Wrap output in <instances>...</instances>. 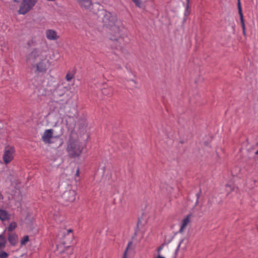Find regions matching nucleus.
I'll use <instances>...</instances> for the list:
<instances>
[{"label": "nucleus", "instance_id": "nucleus-29", "mask_svg": "<svg viewBox=\"0 0 258 258\" xmlns=\"http://www.w3.org/2000/svg\"><path fill=\"white\" fill-rule=\"evenodd\" d=\"M183 241H184V240L183 239L180 241V242L178 245V246L175 250L176 253L177 252L178 250H179V249L180 247L181 246V245L182 243L183 242Z\"/></svg>", "mask_w": 258, "mask_h": 258}, {"label": "nucleus", "instance_id": "nucleus-28", "mask_svg": "<svg viewBox=\"0 0 258 258\" xmlns=\"http://www.w3.org/2000/svg\"><path fill=\"white\" fill-rule=\"evenodd\" d=\"M233 189H234V187L232 185H227L226 186V190L227 191H232L233 190Z\"/></svg>", "mask_w": 258, "mask_h": 258}, {"label": "nucleus", "instance_id": "nucleus-17", "mask_svg": "<svg viewBox=\"0 0 258 258\" xmlns=\"http://www.w3.org/2000/svg\"><path fill=\"white\" fill-rule=\"evenodd\" d=\"M133 243L132 242H130L128 243L127 246L124 252L122 258H127V251L131 248L132 246Z\"/></svg>", "mask_w": 258, "mask_h": 258}, {"label": "nucleus", "instance_id": "nucleus-4", "mask_svg": "<svg viewBox=\"0 0 258 258\" xmlns=\"http://www.w3.org/2000/svg\"><path fill=\"white\" fill-rule=\"evenodd\" d=\"M83 146L78 141L72 142L70 143L68 147V152L72 158L79 157L82 153Z\"/></svg>", "mask_w": 258, "mask_h": 258}, {"label": "nucleus", "instance_id": "nucleus-32", "mask_svg": "<svg viewBox=\"0 0 258 258\" xmlns=\"http://www.w3.org/2000/svg\"><path fill=\"white\" fill-rule=\"evenodd\" d=\"M118 68H119V69H121V67L120 66H119V67H118Z\"/></svg>", "mask_w": 258, "mask_h": 258}, {"label": "nucleus", "instance_id": "nucleus-12", "mask_svg": "<svg viewBox=\"0 0 258 258\" xmlns=\"http://www.w3.org/2000/svg\"><path fill=\"white\" fill-rule=\"evenodd\" d=\"M62 246H58V251L61 254V258H69V254L72 253V248L68 247L65 250H61Z\"/></svg>", "mask_w": 258, "mask_h": 258}, {"label": "nucleus", "instance_id": "nucleus-22", "mask_svg": "<svg viewBox=\"0 0 258 258\" xmlns=\"http://www.w3.org/2000/svg\"><path fill=\"white\" fill-rule=\"evenodd\" d=\"M29 240V236L28 235L25 236L22 239L21 241V243L22 245L25 244Z\"/></svg>", "mask_w": 258, "mask_h": 258}, {"label": "nucleus", "instance_id": "nucleus-3", "mask_svg": "<svg viewBox=\"0 0 258 258\" xmlns=\"http://www.w3.org/2000/svg\"><path fill=\"white\" fill-rule=\"evenodd\" d=\"M39 0H22L18 13L24 15L33 9Z\"/></svg>", "mask_w": 258, "mask_h": 258}, {"label": "nucleus", "instance_id": "nucleus-8", "mask_svg": "<svg viewBox=\"0 0 258 258\" xmlns=\"http://www.w3.org/2000/svg\"><path fill=\"white\" fill-rule=\"evenodd\" d=\"M77 2L79 4L80 6L83 9L95 13L96 11L93 10V8L96 6H98V4L93 5L91 0H77Z\"/></svg>", "mask_w": 258, "mask_h": 258}, {"label": "nucleus", "instance_id": "nucleus-25", "mask_svg": "<svg viewBox=\"0 0 258 258\" xmlns=\"http://www.w3.org/2000/svg\"><path fill=\"white\" fill-rule=\"evenodd\" d=\"M135 5L139 8L142 7V2L141 0H132Z\"/></svg>", "mask_w": 258, "mask_h": 258}, {"label": "nucleus", "instance_id": "nucleus-33", "mask_svg": "<svg viewBox=\"0 0 258 258\" xmlns=\"http://www.w3.org/2000/svg\"><path fill=\"white\" fill-rule=\"evenodd\" d=\"M133 82H134V83H135V81L133 80H132Z\"/></svg>", "mask_w": 258, "mask_h": 258}, {"label": "nucleus", "instance_id": "nucleus-15", "mask_svg": "<svg viewBox=\"0 0 258 258\" xmlns=\"http://www.w3.org/2000/svg\"><path fill=\"white\" fill-rule=\"evenodd\" d=\"M8 240L12 245H15L18 241V236L17 235L14 234H10L8 237Z\"/></svg>", "mask_w": 258, "mask_h": 258}, {"label": "nucleus", "instance_id": "nucleus-5", "mask_svg": "<svg viewBox=\"0 0 258 258\" xmlns=\"http://www.w3.org/2000/svg\"><path fill=\"white\" fill-rule=\"evenodd\" d=\"M46 53L45 51H42L38 48L34 49L32 51L28 53L26 56V62L31 64H34V63L42 57V55Z\"/></svg>", "mask_w": 258, "mask_h": 258}, {"label": "nucleus", "instance_id": "nucleus-23", "mask_svg": "<svg viewBox=\"0 0 258 258\" xmlns=\"http://www.w3.org/2000/svg\"><path fill=\"white\" fill-rule=\"evenodd\" d=\"M165 245V243H164L157 248V255H161V252L162 250L163 249Z\"/></svg>", "mask_w": 258, "mask_h": 258}, {"label": "nucleus", "instance_id": "nucleus-1", "mask_svg": "<svg viewBox=\"0 0 258 258\" xmlns=\"http://www.w3.org/2000/svg\"><path fill=\"white\" fill-rule=\"evenodd\" d=\"M104 25L109 27L112 31L110 40L115 49L123 53L126 52L125 46L129 42L127 34L120 20L115 15L106 13L103 18Z\"/></svg>", "mask_w": 258, "mask_h": 258}, {"label": "nucleus", "instance_id": "nucleus-2", "mask_svg": "<svg viewBox=\"0 0 258 258\" xmlns=\"http://www.w3.org/2000/svg\"><path fill=\"white\" fill-rule=\"evenodd\" d=\"M64 187L65 190L62 191L61 197L66 205H68L76 200L77 192L75 190L72 189V185L67 182H62L59 185V188L61 189Z\"/></svg>", "mask_w": 258, "mask_h": 258}, {"label": "nucleus", "instance_id": "nucleus-6", "mask_svg": "<svg viewBox=\"0 0 258 258\" xmlns=\"http://www.w3.org/2000/svg\"><path fill=\"white\" fill-rule=\"evenodd\" d=\"M50 65V62L48 59L47 53L42 55V57L39 59L36 64L37 71L39 72H45Z\"/></svg>", "mask_w": 258, "mask_h": 258}, {"label": "nucleus", "instance_id": "nucleus-18", "mask_svg": "<svg viewBox=\"0 0 258 258\" xmlns=\"http://www.w3.org/2000/svg\"><path fill=\"white\" fill-rule=\"evenodd\" d=\"M6 242V238L2 235H0V248H3L5 247Z\"/></svg>", "mask_w": 258, "mask_h": 258}, {"label": "nucleus", "instance_id": "nucleus-14", "mask_svg": "<svg viewBox=\"0 0 258 258\" xmlns=\"http://www.w3.org/2000/svg\"><path fill=\"white\" fill-rule=\"evenodd\" d=\"M10 218V215L7 211L0 209V220L2 221L8 220Z\"/></svg>", "mask_w": 258, "mask_h": 258}, {"label": "nucleus", "instance_id": "nucleus-10", "mask_svg": "<svg viewBox=\"0 0 258 258\" xmlns=\"http://www.w3.org/2000/svg\"><path fill=\"white\" fill-rule=\"evenodd\" d=\"M46 38L51 41H55L59 38V36L56 31L53 29H48L45 32Z\"/></svg>", "mask_w": 258, "mask_h": 258}, {"label": "nucleus", "instance_id": "nucleus-19", "mask_svg": "<svg viewBox=\"0 0 258 258\" xmlns=\"http://www.w3.org/2000/svg\"><path fill=\"white\" fill-rule=\"evenodd\" d=\"M102 93L105 95H111L113 94V89L111 88L108 89H103L102 91Z\"/></svg>", "mask_w": 258, "mask_h": 258}, {"label": "nucleus", "instance_id": "nucleus-27", "mask_svg": "<svg viewBox=\"0 0 258 258\" xmlns=\"http://www.w3.org/2000/svg\"><path fill=\"white\" fill-rule=\"evenodd\" d=\"M72 231L71 229H64L63 231V233L65 234V236H67L68 235L70 234V233H71Z\"/></svg>", "mask_w": 258, "mask_h": 258}, {"label": "nucleus", "instance_id": "nucleus-9", "mask_svg": "<svg viewBox=\"0 0 258 258\" xmlns=\"http://www.w3.org/2000/svg\"><path fill=\"white\" fill-rule=\"evenodd\" d=\"M53 130L52 129L46 130L42 136V140L46 144H51L52 143L51 139L53 137Z\"/></svg>", "mask_w": 258, "mask_h": 258}, {"label": "nucleus", "instance_id": "nucleus-11", "mask_svg": "<svg viewBox=\"0 0 258 258\" xmlns=\"http://www.w3.org/2000/svg\"><path fill=\"white\" fill-rule=\"evenodd\" d=\"M191 217V214H188L182 220L180 227L179 230V232L180 233H182L184 232L186 226L190 222Z\"/></svg>", "mask_w": 258, "mask_h": 258}, {"label": "nucleus", "instance_id": "nucleus-31", "mask_svg": "<svg viewBox=\"0 0 258 258\" xmlns=\"http://www.w3.org/2000/svg\"><path fill=\"white\" fill-rule=\"evenodd\" d=\"M3 199V196L2 194L0 192V200H2Z\"/></svg>", "mask_w": 258, "mask_h": 258}, {"label": "nucleus", "instance_id": "nucleus-13", "mask_svg": "<svg viewBox=\"0 0 258 258\" xmlns=\"http://www.w3.org/2000/svg\"><path fill=\"white\" fill-rule=\"evenodd\" d=\"M237 7L238 10V13L240 16V23L241 24L242 29H245V26L244 24V21L243 18V15L242 12V8L241 7L240 1L238 0Z\"/></svg>", "mask_w": 258, "mask_h": 258}, {"label": "nucleus", "instance_id": "nucleus-24", "mask_svg": "<svg viewBox=\"0 0 258 258\" xmlns=\"http://www.w3.org/2000/svg\"><path fill=\"white\" fill-rule=\"evenodd\" d=\"M79 175H80V169H79V168H77V169L76 171V173L75 174V176H74L75 180L76 181H78L79 180V179L78 178V177H79Z\"/></svg>", "mask_w": 258, "mask_h": 258}, {"label": "nucleus", "instance_id": "nucleus-26", "mask_svg": "<svg viewBox=\"0 0 258 258\" xmlns=\"http://www.w3.org/2000/svg\"><path fill=\"white\" fill-rule=\"evenodd\" d=\"M27 45L28 47H31L35 45V42L33 41V39L29 40L27 43Z\"/></svg>", "mask_w": 258, "mask_h": 258}, {"label": "nucleus", "instance_id": "nucleus-20", "mask_svg": "<svg viewBox=\"0 0 258 258\" xmlns=\"http://www.w3.org/2000/svg\"><path fill=\"white\" fill-rule=\"evenodd\" d=\"M17 227V224L15 222H13L11 223L8 228V229L9 231H13Z\"/></svg>", "mask_w": 258, "mask_h": 258}, {"label": "nucleus", "instance_id": "nucleus-16", "mask_svg": "<svg viewBox=\"0 0 258 258\" xmlns=\"http://www.w3.org/2000/svg\"><path fill=\"white\" fill-rule=\"evenodd\" d=\"M75 74V72L74 71L68 73L66 76V80L68 81H70L74 77Z\"/></svg>", "mask_w": 258, "mask_h": 258}, {"label": "nucleus", "instance_id": "nucleus-21", "mask_svg": "<svg viewBox=\"0 0 258 258\" xmlns=\"http://www.w3.org/2000/svg\"><path fill=\"white\" fill-rule=\"evenodd\" d=\"M8 255L6 252L3 251L2 248H0V258H7Z\"/></svg>", "mask_w": 258, "mask_h": 258}, {"label": "nucleus", "instance_id": "nucleus-30", "mask_svg": "<svg viewBox=\"0 0 258 258\" xmlns=\"http://www.w3.org/2000/svg\"><path fill=\"white\" fill-rule=\"evenodd\" d=\"M242 33H243V34L244 36H246V31H245V29H242Z\"/></svg>", "mask_w": 258, "mask_h": 258}, {"label": "nucleus", "instance_id": "nucleus-7", "mask_svg": "<svg viewBox=\"0 0 258 258\" xmlns=\"http://www.w3.org/2000/svg\"><path fill=\"white\" fill-rule=\"evenodd\" d=\"M15 152V148L13 147L8 146L5 147L3 159L6 164H8L13 160Z\"/></svg>", "mask_w": 258, "mask_h": 258}]
</instances>
